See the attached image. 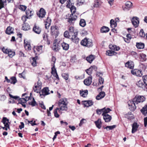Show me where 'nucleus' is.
<instances>
[{
	"instance_id": "4d7b16f0",
	"label": "nucleus",
	"mask_w": 147,
	"mask_h": 147,
	"mask_svg": "<svg viewBox=\"0 0 147 147\" xmlns=\"http://www.w3.org/2000/svg\"><path fill=\"white\" fill-rule=\"evenodd\" d=\"M139 35L141 37H144L145 36V33H144L143 29H141L140 31L139 34Z\"/></svg>"
},
{
	"instance_id": "b1692460",
	"label": "nucleus",
	"mask_w": 147,
	"mask_h": 147,
	"mask_svg": "<svg viewBox=\"0 0 147 147\" xmlns=\"http://www.w3.org/2000/svg\"><path fill=\"white\" fill-rule=\"evenodd\" d=\"M59 44L57 43H56L55 40L52 47L54 51H57L59 49Z\"/></svg>"
},
{
	"instance_id": "5701e85b",
	"label": "nucleus",
	"mask_w": 147,
	"mask_h": 147,
	"mask_svg": "<svg viewBox=\"0 0 147 147\" xmlns=\"http://www.w3.org/2000/svg\"><path fill=\"white\" fill-rule=\"evenodd\" d=\"M30 98L29 97L26 96L25 98H20L18 100V103L21 104L24 103H26L27 101L29 100Z\"/></svg>"
},
{
	"instance_id": "4468645a",
	"label": "nucleus",
	"mask_w": 147,
	"mask_h": 147,
	"mask_svg": "<svg viewBox=\"0 0 147 147\" xmlns=\"http://www.w3.org/2000/svg\"><path fill=\"white\" fill-rule=\"evenodd\" d=\"M131 73L137 76L141 77L142 75V71L138 69H135L131 70Z\"/></svg>"
},
{
	"instance_id": "9d476101",
	"label": "nucleus",
	"mask_w": 147,
	"mask_h": 147,
	"mask_svg": "<svg viewBox=\"0 0 147 147\" xmlns=\"http://www.w3.org/2000/svg\"><path fill=\"white\" fill-rule=\"evenodd\" d=\"M78 32H75L74 34L71 35L72 36L70 39L72 41L77 44L79 42V38L77 37Z\"/></svg>"
},
{
	"instance_id": "bf43d9fd",
	"label": "nucleus",
	"mask_w": 147,
	"mask_h": 147,
	"mask_svg": "<svg viewBox=\"0 0 147 147\" xmlns=\"http://www.w3.org/2000/svg\"><path fill=\"white\" fill-rule=\"evenodd\" d=\"M62 76L66 80H67L69 78V75L68 74L63 73Z\"/></svg>"
},
{
	"instance_id": "8fccbe9b",
	"label": "nucleus",
	"mask_w": 147,
	"mask_h": 147,
	"mask_svg": "<svg viewBox=\"0 0 147 147\" xmlns=\"http://www.w3.org/2000/svg\"><path fill=\"white\" fill-rule=\"evenodd\" d=\"M11 84H15L17 82V80L16 78L15 77L13 76L11 78Z\"/></svg>"
},
{
	"instance_id": "423d86ee",
	"label": "nucleus",
	"mask_w": 147,
	"mask_h": 147,
	"mask_svg": "<svg viewBox=\"0 0 147 147\" xmlns=\"http://www.w3.org/2000/svg\"><path fill=\"white\" fill-rule=\"evenodd\" d=\"M42 86V83L41 81L38 80L37 83H35L34 86L33 88L34 92L37 93L39 92L40 89H41Z\"/></svg>"
},
{
	"instance_id": "7c9ffc66",
	"label": "nucleus",
	"mask_w": 147,
	"mask_h": 147,
	"mask_svg": "<svg viewBox=\"0 0 147 147\" xmlns=\"http://www.w3.org/2000/svg\"><path fill=\"white\" fill-rule=\"evenodd\" d=\"M22 29L24 30H28L30 29V26L27 23H24L22 25Z\"/></svg>"
},
{
	"instance_id": "c756f323",
	"label": "nucleus",
	"mask_w": 147,
	"mask_h": 147,
	"mask_svg": "<svg viewBox=\"0 0 147 147\" xmlns=\"http://www.w3.org/2000/svg\"><path fill=\"white\" fill-rule=\"evenodd\" d=\"M14 29L10 26L7 27L6 29L5 33L8 34H10L13 33Z\"/></svg>"
},
{
	"instance_id": "72a5a7b5",
	"label": "nucleus",
	"mask_w": 147,
	"mask_h": 147,
	"mask_svg": "<svg viewBox=\"0 0 147 147\" xmlns=\"http://www.w3.org/2000/svg\"><path fill=\"white\" fill-rule=\"evenodd\" d=\"M94 123L97 128L99 129L101 128L102 123L100 119H98L97 121H95Z\"/></svg>"
},
{
	"instance_id": "37998d69",
	"label": "nucleus",
	"mask_w": 147,
	"mask_h": 147,
	"mask_svg": "<svg viewBox=\"0 0 147 147\" xmlns=\"http://www.w3.org/2000/svg\"><path fill=\"white\" fill-rule=\"evenodd\" d=\"M140 111L143 114L146 115L147 113V106H145Z\"/></svg>"
},
{
	"instance_id": "a878e982",
	"label": "nucleus",
	"mask_w": 147,
	"mask_h": 147,
	"mask_svg": "<svg viewBox=\"0 0 147 147\" xmlns=\"http://www.w3.org/2000/svg\"><path fill=\"white\" fill-rule=\"evenodd\" d=\"M24 45L26 49L28 50L31 49V46L30 43L25 40H24Z\"/></svg>"
},
{
	"instance_id": "2eb2a0df",
	"label": "nucleus",
	"mask_w": 147,
	"mask_h": 147,
	"mask_svg": "<svg viewBox=\"0 0 147 147\" xmlns=\"http://www.w3.org/2000/svg\"><path fill=\"white\" fill-rule=\"evenodd\" d=\"M137 85L139 87L142 88L144 90H145L147 89L145 84L143 82L142 80H140L136 82Z\"/></svg>"
},
{
	"instance_id": "f704fd0d",
	"label": "nucleus",
	"mask_w": 147,
	"mask_h": 147,
	"mask_svg": "<svg viewBox=\"0 0 147 147\" xmlns=\"http://www.w3.org/2000/svg\"><path fill=\"white\" fill-rule=\"evenodd\" d=\"M125 5L126 7H125L124 8H123V9L124 10H125L126 7H127L126 8H127L128 9H129L132 7V3L130 1H127L125 3Z\"/></svg>"
},
{
	"instance_id": "3c124183",
	"label": "nucleus",
	"mask_w": 147,
	"mask_h": 147,
	"mask_svg": "<svg viewBox=\"0 0 147 147\" xmlns=\"http://www.w3.org/2000/svg\"><path fill=\"white\" fill-rule=\"evenodd\" d=\"M58 111L59 112V108H57L55 109L54 113V116L56 118H58L59 117V115L57 113V111Z\"/></svg>"
},
{
	"instance_id": "a18cd8bd",
	"label": "nucleus",
	"mask_w": 147,
	"mask_h": 147,
	"mask_svg": "<svg viewBox=\"0 0 147 147\" xmlns=\"http://www.w3.org/2000/svg\"><path fill=\"white\" fill-rule=\"evenodd\" d=\"M69 8L70 9V10L71 13V15H76L75 13L76 10V7L73 5Z\"/></svg>"
},
{
	"instance_id": "09e8293b",
	"label": "nucleus",
	"mask_w": 147,
	"mask_h": 147,
	"mask_svg": "<svg viewBox=\"0 0 147 147\" xmlns=\"http://www.w3.org/2000/svg\"><path fill=\"white\" fill-rule=\"evenodd\" d=\"M146 56L143 53L140 54V59L142 61H145L146 60Z\"/></svg>"
},
{
	"instance_id": "cd10ccee",
	"label": "nucleus",
	"mask_w": 147,
	"mask_h": 147,
	"mask_svg": "<svg viewBox=\"0 0 147 147\" xmlns=\"http://www.w3.org/2000/svg\"><path fill=\"white\" fill-rule=\"evenodd\" d=\"M105 93L104 92H100L98 94L96 97V99L97 100H100L103 98L105 96Z\"/></svg>"
},
{
	"instance_id": "13d9d810",
	"label": "nucleus",
	"mask_w": 147,
	"mask_h": 147,
	"mask_svg": "<svg viewBox=\"0 0 147 147\" xmlns=\"http://www.w3.org/2000/svg\"><path fill=\"white\" fill-rule=\"evenodd\" d=\"M77 5L80 6L83 5L84 3V0H77Z\"/></svg>"
},
{
	"instance_id": "de8ad7c7",
	"label": "nucleus",
	"mask_w": 147,
	"mask_h": 147,
	"mask_svg": "<svg viewBox=\"0 0 147 147\" xmlns=\"http://www.w3.org/2000/svg\"><path fill=\"white\" fill-rule=\"evenodd\" d=\"M79 24L82 27H84L86 25L85 20L84 19H81L80 20Z\"/></svg>"
},
{
	"instance_id": "680f3d73",
	"label": "nucleus",
	"mask_w": 147,
	"mask_h": 147,
	"mask_svg": "<svg viewBox=\"0 0 147 147\" xmlns=\"http://www.w3.org/2000/svg\"><path fill=\"white\" fill-rule=\"evenodd\" d=\"M104 109H97L96 110V113L99 115H100L102 112L103 113Z\"/></svg>"
},
{
	"instance_id": "5fc2aeb1",
	"label": "nucleus",
	"mask_w": 147,
	"mask_h": 147,
	"mask_svg": "<svg viewBox=\"0 0 147 147\" xmlns=\"http://www.w3.org/2000/svg\"><path fill=\"white\" fill-rule=\"evenodd\" d=\"M142 78L144 84L146 86H147V75L143 76Z\"/></svg>"
},
{
	"instance_id": "79ce46f5",
	"label": "nucleus",
	"mask_w": 147,
	"mask_h": 147,
	"mask_svg": "<svg viewBox=\"0 0 147 147\" xmlns=\"http://www.w3.org/2000/svg\"><path fill=\"white\" fill-rule=\"evenodd\" d=\"M110 24L111 27L112 28H114L116 27L117 24L116 22H115L114 20L111 19L110 21Z\"/></svg>"
},
{
	"instance_id": "6e6d98bb",
	"label": "nucleus",
	"mask_w": 147,
	"mask_h": 147,
	"mask_svg": "<svg viewBox=\"0 0 147 147\" xmlns=\"http://www.w3.org/2000/svg\"><path fill=\"white\" fill-rule=\"evenodd\" d=\"M92 69L90 67L88 69L86 70V72L88 75H90L92 73Z\"/></svg>"
},
{
	"instance_id": "4c0bfd02",
	"label": "nucleus",
	"mask_w": 147,
	"mask_h": 147,
	"mask_svg": "<svg viewBox=\"0 0 147 147\" xmlns=\"http://www.w3.org/2000/svg\"><path fill=\"white\" fill-rule=\"evenodd\" d=\"M80 95L84 97H86L88 94V91L87 90H86L84 91L80 90Z\"/></svg>"
},
{
	"instance_id": "f257e3e1",
	"label": "nucleus",
	"mask_w": 147,
	"mask_h": 147,
	"mask_svg": "<svg viewBox=\"0 0 147 147\" xmlns=\"http://www.w3.org/2000/svg\"><path fill=\"white\" fill-rule=\"evenodd\" d=\"M81 45L84 46L90 47L93 46L92 40L89 38H85L80 42Z\"/></svg>"
},
{
	"instance_id": "c03bdc74",
	"label": "nucleus",
	"mask_w": 147,
	"mask_h": 147,
	"mask_svg": "<svg viewBox=\"0 0 147 147\" xmlns=\"http://www.w3.org/2000/svg\"><path fill=\"white\" fill-rule=\"evenodd\" d=\"M28 103L29 105H31L32 107H34L38 105L34 98H33V100L31 102H29Z\"/></svg>"
},
{
	"instance_id": "58836bf2",
	"label": "nucleus",
	"mask_w": 147,
	"mask_h": 147,
	"mask_svg": "<svg viewBox=\"0 0 147 147\" xmlns=\"http://www.w3.org/2000/svg\"><path fill=\"white\" fill-rule=\"evenodd\" d=\"M125 117L128 119H131L134 118L133 115L131 114V112H128V113L125 115Z\"/></svg>"
},
{
	"instance_id": "338daca9",
	"label": "nucleus",
	"mask_w": 147,
	"mask_h": 147,
	"mask_svg": "<svg viewBox=\"0 0 147 147\" xmlns=\"http://www.w3.org/2000/svg\"><path fill=\"white\" fill-rule=\"evenodd\" d=\"M56 60V59L55 57L54 56H53L52 57L51 59V61L53 62V63H51V65H55V63Z\"/></svg>"
},
{
	"instance_id": "412c9836",
	"label": "nucleus",
	"mask_w": 147,
	"mask_h": 147,
	"mask_svg": "<svg viewBox=\"0 0 147 147\" xmlns=\"http://www.w3.org/2000/svg\"><path fill=\"white\" fill-rule=\"evenodd\" d=\"M59 108V113H61V111H66L67 109V105H58Z\"/></svg>"
},
{
	"instance_id": "864d4df0",
	"label": "nucleus",
	"mask_w": 147,
	"mask_h": 147,
	"mask_svg": "<svg viewBox=\"0 0 147 147\" xmlns=\"http://www.w3.org/2000/svg\"><path fill=\"white\" fill-rule=\"evenodd\" d=\"M103 109H104L103 113H104V114H108L107 113L111 111V110L109 108H106L105 107Z\"/></svg>"
},
{
	"instance_id": "9b49d317",
	"label": "nucleus",
	"mask_w": 147,
	"mask_h": 147,
	"mask_svg": "<svg viewBox=\"0 0 147 147\" xmlns=\"http://www.w3.org/2000/svg\"><path fill=\"white\" fill-rule=\"evenodd\" d=\"M139 18L136 17H134L132 20V23L134 26L135 28L138 27L139 26Z\"/></svg>"
},
{
	"instance_id": "603ef678",
	"label": "nucleus",
	"mask_w": 147,
	"mask_h": 147,
	"mask_svg": "<svg viewBox=\"0 0 147 147\" xmlns=\"http://www.w3.org/2000/svg\"><path fill=\"white\" fill-rule=\"evenodd\" d=\"M64 36L66 38H70V37L71 34L69 33V32L67 31H66L64 33Z\"/></svg>"
},
{
	"instance_id": "bb28decb",
	"label": "nucleus",
	"mask_w": 147,
	"mask_h": 147,
	"mask_svg": "<svg viewBox=\"0 0 147 147\" xmlns=\"http://www.w3.org/2000/svg\"><path fill=\"white\" fill-rule=\"evenodd\" d=\"M139 125H138L137 123L134 122L132 125V129L131 132L132 133L135 132L137 130L138 127Z\"/></svg>"
},
{
	"instance_id": "2f4dec72",
	"label": "nucleus",
	"mask_w": 147,
	"mask_h": 147,
	"mask_svg": "<svg viewBox=\"0 0 147 147\" xmlns=\"http://www.w3.org/2000/svg\"><path fill=\"white\" fill-rule=\"evenodd\" d=\"M69 32L71 35L74 34L75 32H78L77 31L74 29V27L72 26H69L68 27Z\"/></svg>"
},
{
	"instance_id": "0e129e2a",
	"label": "nucleus",
	"mask_w": 147,
	"mask_h": 147,
	"mask_svg": "<svg viewBox=\"0 0 147 147\" xmlns=\"http://www.w3.org/2000/svg\"><path fill=\"white\" fill-rule=\"evenodd\" d=\"M27 19H29V18L26 16H24L22 17L21 19L23 21V23H26L25 22L27 20Z\"/></svg>"
},
{
	"instance_id": "e433bc0d",
	"label": "nucleus",
	"mask_w": 147,
	"mask_h": 147,
	"mask_svg": "<svg viewBox=\"0 0 147 147\" xmlns=\"http://www.w3.org/2000/svg\"><path fill=\"white\" fill-rule=\"evenodd\" d=\"M109 30V29L107 27L102 26L100 29V32L102 33H106L108 32Z\"/></svg>"
},
{
	"instance_id": "69168bd1",
	"label": "nucleus",
	"mask_w": 147,
	"mask_h": 147,
	"mask_svg": "<svg viewBox=\"0 0 147 147\" xmlns=\"http://www.w3.org/2000/svg\"><path fill=\"white\" fill-rule=\"evenodd\" d=\"M116 127V125H113L112 126H107L106 127V128H107L108 130H112L115 128Z\"/></svg>"
},
{
	"instance_id": "6e6552de",
	"label": "nucleus",
	"mask_w": 147,
	"mask_h": 147,
	"mask_svg": "<svg viewBox=\"0 0 147 147\" xmlns=\"http://www.w3.org/2000/svg\"><path fill=\"white\" fill-rule=\"evenodd\" d=\"M77 16L76 15H70L69 18H67V22L71 24H73L77 18Z\"/></svg>"
},
{
	"instance_id": "f03ea898",
	"label": "nucleus",
	"mask_w": 147,
	"mask_h": 147,
	"mask_svg": "<svg viewBox=\"0 0 147 147\" xmlns=\"http://www.w3.org/2000/svg\"><path fill=\"white\" fill-rule=\"evenodd\" d=\"M0 49L4 53L7 54L8 56L11 58L15 54V52L10 49H6L5 47H3L2 48L0 47Z\"/></svg>"
},
{
	"instance_id": "1a4fd4ad",
	"label": "nucleus",
	"mask_w": 147,
	"mask_h": 147,
	"mask_svg": "<svg viewBox=\"0 0 147 147\" xmlns=\"http://www.w3.org/2000/svg\"><path fill=\"white\" fill-rule=\"evenodd\" d=\"M136 103L133 101V100L132 101H129L128 102V104L129 107V109L131 111H134L136 109V106L135 105Z\"/></svg>"
},
{
	"instance_id": "f3484780",
	"label": "nucleus",
	"mask_w": 147,
	"mask_h": 147,
	"mask_svg": "<svg viewBox=\"0 0 147 147\" xmlns=\"http://www.w3.org/2000/svg\"><path fill=\"white\" fill-rule=\"evenodd\" d=\"M92 76L88 77L87 79L84 80V84L86 86H89L92 82Z\"/></svg>"
},
{
	"instance_id": "393cba45",
	"label": "nucleus",
	"mask_w": 147,
	"mask_h": 147,
	"mask_svg": "<svg viewBox=\"0 0 147 147\" xmlns=\"http://www.w3.org/2000/svg\"><path fill=\"white\" fill-rule=\"evenodd\" d=\"M45 14L46 12L45 10L42 8L40 9L39 13L38 14V15L39 17L42 18L45 17Z\"/></svg>"
},
{
	"instance_id": "4be33fe9",
	"label": "nucleus",
	"mask_w": 147,
	"mask_h": 147,
	"mask_svg": "<svg viewBox=\"0 0 147 147\" xmlns=\"http://www.w3.org/2000/svg\"><path fill=\"white\" fill-rule=\"evenodd\" d=\"M125 66L131 69H132L134 67L133 62L130 61H128L125 64Z\"/></svg>"
},
{
	"instance_id": "0eeeda50",
	"label": "nucleus",
	"mask_w": 147,
	"mask_h": 147,
	"mask_svg": "<svg viewBox=\"0 0 147 147\" xmlns=\"http://www.w3.org/2000/svg\"><path fill=\"white\" fill-rule=\"evenodd\" d=\"M145 99V98L143 96H137L133 99V101L135 102L136 104H138L140 102H143L144 101Z\"/></svg>"
},
{
	"instance_id": "f8f14e48",
	"label": "nucleus",
	"mask_w": 147,
	"mask_h": 147,
	"mask_svg": "<svg viewBox=\"0 0 147 147\" xmlns=\"http://www.w3.org/2000/svg\"><path fill=\"white\" fill-rule=\"evenodd\" d=\"M82 104L84 105V107H89L92 105L94 102L91 100H84L82 102Z\"/></svg>"
},
{
	"instance_id": "473e14b6",
	"label": "nucleus",
	"mask_w": 147,
	"mask_h": 147,
	"mask_svg": "<svg viewBox=\"0 0 147 147\" xmlns=\"http://www.w3.org/2000/svg\"><path fill=\"white\" fill-rule=\"evenodd\" d=\"M117 53L113 51L108 50L106 51V55L109 56L116 55Z\"/></svg>"
},
{
	"instance_id": "39448f33",
	"label": "nucleus",
	"mask_w": 147,
	"mask_h": 147,
	"mask_svg": "<svg viewBox=\"0 0 147 147\" xmlns=\"http://www.w3.org/2000/svg\"><path fill=\"white\" fill-rule=\"evenodd\" d=\"M51 34L52 35L54 36L55 38L58 36L59 31L58 27L56 26H53L51 27Z\"/></svg>"
},
{
	"instance_id": "49530a36",
	"label": "nucleus",
	"mask_w": 147,
	"mask_h": 147,
	"mask_svg": "<svg viewBox=\"0 0 147 147\" xmlns=\"http://www.w3.org/2000/svg\"><path fill=\"white\" fill-rule=\"evenodd\" d=\"M72 0H68L67 3L66 7L68 8H70L74 5V3L72 2Z\"/></svg>"
},
{
	"instance_id": "20e7f679",
	"label": "nucleus",
	"mask_w": 147,
	"mask_h": 147,
	"mask_svg": "<svg viewBox=\"0 0 147 147\" xmlns=\"http://www.w3.org/2000/svg\"><path fill=\"white\" fill-rule=\"evenodd\" d=\"M49 90L48 87H45L44 88L41 90V92L39 91V93L40 96L43 98L45 96L48 95L50 94L49 92Z\"/></svg>"
},
{
	"instance_id": "aec40b11",
	"label": "nucleus",
	"mask_w": 147,
	"mask_h": 147,
	"mask_svg": "<svg viewBox=\"0 0 147 147\" xmlns=\"http://www.w3.org/2000/svg\"><path fill=\"white\" fill-rule=\"evenodd\" d=\"M33 30L35 33L39 34L41 32V29L38 26L35 25L33 28Z\"/></svg>"
},
{
	"instance_id": "6ab92c4d",
	"label": "nucleus",
	"mask_w": 147,
	"mask_h": 147,
	"mask_svg": "<svg viewBox=\"0 0 147 147\" xmlns=\"http://www.w3.org/2000/svg\"><path fill=\"white\" fill-rule=\"evenodd\" d=\"M95 55H90L86 57V59L88 62L91 63L95 59Z\"/></svg>"
},
{
	"instance_id": "c85d7f7f",
	"label": "nucleus",
	"mask_w": 147,
	"mask_h": 147,
	"mask_svg": "<svg viewBox=\"0 0 147 147\" xmlns=\"http://www.w3.org/2000/svg\"><path fill=\"white\" fill-rule=\"evenodd\" d=\"M67 99L65 98H63L59 100L58 102V105H67Z\"/></svg>"
},
{
	"instance_id": "774afa93",
	"label": "nucleus",
	"mask_w": 147,
	"mask_h": 147,
	"mask_svg": "<svg viewBox=\"0 0 147 147\" xmlns=\"http://www.w3.org/2000/svg\"><path fill=\"white\" fill-rule=\"evenodd\" d=\"M131 55L135 58L138 57V56L137 53L134 51H132L131 53Z\"/></svg>"
},
{
	"instance_id": "7ed1b4c3",
	"label": "nucleus",
	"mask_w": 147,
	"mask_h": 147,
	"mask_svg": "<svg viewBox=\"0 0 147 147\" xmlns=\"http://www.w3.org/2000/svg\"><path fill=\"white\" fill-rule=\"evenodd\" d=\"M9 119H7V118L3 117L2 121V122L4 125L5 127H1V128L3 129L6 131L7 130L8 128H9V125L8 124L9 122Z\"/></svg>"
},
{
	"instance_id": "a211bd4d",
	"label": "nucleus",
	"mask_w": 147,
	"mask_h": 147,
	"mask_svg": "<svg viewBox=\"0 0 147 147\" xmlns=\"http://www.w3.org/2000/svg\"><path fill=\"white\" fill-rule=\"evenodd\" d=\"M34 11L31 9H28L26 11V16L30 19V17L33 15Z\"/></svg>"
},
{
	"instance_id": "052dcab7",
	"label": "nucleus",
	"mask_w": 147,
	"mask_h": 147,
	"mask_svg": "<svg viewBox=\"0 0 147 147\" xmlns=\"http://www.w3.org/2000/svg\"><path fill=\"white\" fill-rule=\"evenodd\" d=\"M26 8V6L24 5H20L19 7V9L23 11H24Z\"/></svg>"
},
{
	"instance_id": "a19ab883",
	"label": "nucleus",
	"mask_w": 147,
	"mask_h": 147,
	"mask_svg": "<svg viewBox=\"0 0 147 147\" xmlns=\"http://www.w3.org/2000/svg\"><path fill=\"white\" fill-rule=\"evenodd\" d=\"M136 46L137 47L138 49H143L144 48V45L143 43L137 42Z\"/></svg>"
},
{
	"instance_id": "c9c22d12",
	"label": "nucleus",
	"mask_w": 147,
	"mask_h": 147,
	"mask_svg": "<svg viewBox=\"0 0 147 147\" xmlns=\"http://www.w3.org/2000/svg\"><path fill=\"white\" fill-rule=\"evenodd\" d=\"M61 46L63 50L67 51L69 48V45L68 44L65 42H63L61 44Z\"/></svg>"
},
{
	"instance_id": "ddd939ff",
	"label": "nucleus",
	"mask_w": 147,
	"mask_h": 147,
	"mask_svg": "<svg viewBox=\"0 0 147 147\" xmlns=\"http://www.w3.org/2000/svg\"><path fill=\"white\" fill-rule=\"evenodd\" d=\"M42 45L35 46L34 49V52L35 53L39 54L42 52Z\"/></svg>"
},
{
	"instance_id": "e2e57ef3",
	"label": "nucleus",
	"mask_w": 147,
	"mask_h": 147,
	"mask_svg": "<svg viewBox=\"0 0 147 147\" xmlns=\"http://www.w3.org/2000/svg\"><path fill=\"white\" fill-rule=\"evenodd\" d=\"M100 5V4L99 1H95L94 4L93 5V6L94 7H98L99 5Z\"/></svg>"
},
{
	"instance_id": "ea45409f",
	"label": "nucleus",
	"mask_w": 147,
	"mask_h": 147,
	"mask_svg": "<svg viewBox=\"0 0 147 147\" xmlns=\"http://www.w3.org/2000/svg\"><path fill=\"white\" fill-rule=\"evenodd\" d=\"M7 0H0V9L4 7L5 5L6 4Z\"/></svg>"
},
{
	"instance_id": "dca6fc26",
	"label": "nucleus",
	"mask_w": 147,
	"mask_h": 147,
	"mask_svg": "<svg viewBox=\"0 0 147 147\" xmlns=\"http://www.w3.org/2000/svg\"><path fill=\"white\" fill-rule=\"evenodd\" d=\"M102 115L103 116L104 119L106 122H110L112 119L111 116L108 114H104V113H102Z\"/></svg>"
}]
</instances>
